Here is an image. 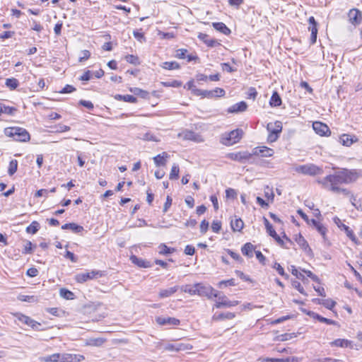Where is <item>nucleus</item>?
I'll return each mask as SVG.
<instances>
[{
	"label": "nucleus",
	"mask_w": 362,
	"mask_h": 362,
	"mask_svg": "<svg viewBox=\"0 0 362 362\" xmlns=\"http://www.w3.org/2000/svg\"><path fill=\"white\" fill-rule=\"evenodd\" d=\"M4 134L6 136L11 137L16 141L26 142L30 139L29 132L25 129L20 127H6L4 129Z\"/></svg>",
	"instance_id": "obj_1"
},
{
	"label": "nucleus",
	"mask_w": 362,
	"mask_h": 362,
	"mask_svg": "<svg viewBox=\"0 0 362 362\" xmlns=\"http://www.w3.org/2000/svg\"><path fill=\"white\" fill-rule=\"evenodd\" d=\"M243 134V132L240 129H236L230 132H225L221 134L220 142L225 146H232L242 139Z\"/></svg>",
	"instance_id": "obj_2"
},
{
	"label": "nucleus",
	"mask_w": 362,
	"mask_h": 362,
	"mask_svg": "<svg viewBox=\"0 0 362 362\" xmlns=\"http://www.w3.org/2000/svg\"><path fill=\"white\" fill-rule=\"evenodd\" d=\"M295 172L303 174L304 175L315 176L322 173V168L313 163L305 165H296L293 167Z\"/></svg>",
	"instance_id": "obj_3"
},
{
	"label": "nucleus",
	"mask_w": 362,
	"mask_h": 362,
	"mask_svg": "<svg viewBox=\"0 0 362 362\" xmlns=\"http://www.w3.org/2000/svg\"><path fill=\"white\" fill-rule=\"evenodd\" d=\"M361 176V171L356 169L341 168V183L349 184Z\"/></svg>",
	"instance_id": "obj_4"
},
{
	"label": "nucleus",
	"mask_w": 362,
	"mask_h": 362,
	"mask_svg": "<svg viewBox=\"0 0 362 362\" xmlns=\"http://www.w3.org/2000/svg\"><path fill=\"white\" fill-rule=\"evenodd\" d=\"M320 182L328 190L334 192H339V175H329Z\"/></svg>",
	"instance_id": "obj_5"
},
{
	"label": "nucleus",
	"mask_w": 362,
	"mask_h": 362,
	"mask_svg": "<svg viewBox=\"0 0 362 362\" xmlns=\"http://www.w3.org/2000/svg\"><path fill=\"white\" fill-rule=\"evenodd\" d=\"M197 295L211 298L212 296L218 297V293L211 286H206L202 284H196Z\"/></svg>",
	"instance_id": "obj_6"
},
{
	"label": "nucleus",
	"mask_w": 362,
	"mask_h": 362,
	"mask_svg": "<svg viewBox=\"0 0 362 362\" xmlns=\"http://www.w3.org/2000/svg\"><path fill=\"white\" fill-rule=\"evenodd\" d=\"M103 274L101 272L93 270L90 272L78 274L76 276L75 279L78 283H84L89 279H93L97 277L98 276L100 277Z\"/></svg>",
	"instance_id": "obj_7"
},
{
	"label": "nucleus",
	"mask_w": 362,
	"mask_h": 362,
	"mask_svg": "<svg viewBox=\"0 0 362 362\" xmlns=\"http://www.w3.org/2000/svg\"><path fill=\"white\" fill-rule=\"evenodd\" d=\"M214 306L216 308H230L239 304L238 300H230L226 296H218Z\"/></svg>",
	"instance_id": "obj_8"
},
{
	"label": "nucleus",
	"mask_w": 362,
	"mask_h": 362,
	"mask_svg": "<svg viewBox=\"0 0 362 362\" xmlns=\"http://www.w3.org/2000/svg\"><path fill=\"white\" fill-rule=\"evenodd\" d=\"M179 137H182L184 140L193 141L197 143L202 142L204 140L202 136L194 132L185 130L178 134Z\"/></svg>",
	"instance_id": "obj_9"
},
{
	"label": "nucleus",
	"mask_w": 362,
	"mask_h": 362,
	"mask_svg": "<svg viewBox=\"0 0 362 362\" xmlns=\"http://www.w3.org/2000/svg\"><path fill=\"white\" fill-rule=\"evenodd\" d=\"M252 157V154L247 152L230 153L226 155V158L235 161L243 162L249 160Z\"/></svg>",
	"instance_id": "obj_10"
},
{
	"label": "nucleus",
	"mask_w": 362,
	"mask_h": 362,
	"mask_svg": "<svg viewBox=\"0 0 362 362\" xmlns=\"http://www.w3.org/2000/svg\"><path fill=\"white\" fill-rule=\"evenodd\" d=\"M156 321L160 325L176 326L180 323V320L171 317H158Z\"/></svg>",
	"instance_id": "obj_11"
},
{
	"label": "nucleus",
	"mask_w": 362,
	"mask_h": 362,
	"mask_svg": "<svg viewBox=\"0 0 362 362\" xmlns=\"http://www.w3.org/2000/svg\"><path fill=\"white\" fill-rule=\"evenodd\" d=\"M252 155L260 156L262 157H270L274 154V150L267 146L256 147L253 149Z\"/></svg>",
	"instance_id": "obj_12"
},
{
	"label": "nucleus",
	"mask_w": 362,
	"mask_h": 362,
	"mask_svg": "<svg viewBox=\"0 0 362 362\" xmlns=\"http://www.w3.org/2000/svg\"><path fill=\"white\" fill-rule=\"evenodd\" d=\"M313 128L315 133L320 136H325L327 132H329L328 126L321 122H314Z\"/></svg>",
	"instance_id": "obj_13"
},
{
	"label": "nucleus",
	"mask_w": 362,
	"mask_h": 362,
	"mask_svg": "<svg viewBox=\"0 0 362 362\" xmlns=\"http://www.w3.org/2000/svg\"><path fill=\"white\" fill-rule=\"evenodd\" d=\"M350 23H360L362 21V13L357 8H352L348 13Z\"/></svg>",
	"instance_id": "obj_14"
},
{
	"label": "nucleus",
	"mask_w": 362,
	"mask_h": 362,
	"mask_svg": "<svg viewBox=\"0 0 362 362\" xmlns=\"http://www.w3.org/2000/svg\"><path fill=\"white\" fill-rule=\"evenodd\" d=\"M247 105L245 102L241 101L237 103L228 108V112L238 113L246 110Z\"/></svg>",
	"instance_id": "obj_15"
},
{
	"label": "nucleus",
	"mask_w": 362,
	"mask_h": 362,
	"mask_svg": "<svg viewBox=\"0 0 362 362\" xmlns=\"http://www.w3.org/2000/svg\"><path fill=\"white\" fill-rule=\"evenodd\" d=\"M130 259L132 263L141 268H149L152 266L150 262L139 258L135 255L131 256Z\"/></svg>",
	"instance_id": "obj_16"
},
{
	"label": "nucleus",
	"mask_w": 362,
	"mask_h": 362,
	"mask_svg": "<svg viewBox=\"0 0 362 362\" xmlns=\"http://www.w3.org/2000/svg\"><path fill=\"white\" fill-rule=\"evenodd\" d=\"M269 134H275L279 135L282 130V124L281 122L276 121L275 123H269L267 127Z\"/></svg>",
	"instance_id": "obj_17"
},
{
	"label": "nucleus",
	"mask_w": 362,
	"mask_h": 362,
	"mask_svg": "<svg viewBox=\"0 0 362 362\" xmlns=\"http://www.w3.org/2000/svg\"><path fill=\"white\" fill-rule=\"evenodd\" d=\"M198 37L202 40L208 47H214L220 45L216 40L211 39L209 36L204 33H199Z\"/></svg>",
	"instance_id": "obj_18"
},
{
	"label": "nucleus",
	"mask_w": 362,
	"mask_h": 362,
	"mask_svg": "<svg viewBox=\"0 0 362 362\" xmlns=\"http://www.w3.org/2000/svg\"><path fill=\"white\" fill-rule=\"evenodd\" d=\"M358 138L356 136L344 134L341 135V144L346 146H350L352 144L357 142Z\"/></svg>",
	"instance_id": "obj_19"
},
{
	"label": "nucleus",
	"mask_w": 362,
	"mask_h": 362,
	"mask_svg": "<svg viewBox=\"0 0 362 362\" xmlns=\"http://www.w3.org/2000/svg\"><path fill=\"white\" fill-rule=\"evenodd\" d=\"M63 230H71L75 233H81L83 231V227L74 223H65L62 226Z\"/></svg>",
	"instance_id": "obj_20"
},
{
	"label": "nucleus",
	"mask_w": 362,
	"mask_h": 362,
	"mask_svg": "<svg viewBox=\"0 0 362 362\" xmlns=\"http://www.w3.org/2000/svg\"><path fill=\"white\" fill-rule=\"evenodd\" d=\"M296 241L298 244V245L303 249L307 253L311 252V249L309 247V245L306 240L301 235V234H299L296 238Z\"/></svg>",
	"instance_id": "obj_21"
},
{
	"label": "nucleus",
	"mask_w": 362,
	"mask_h": 362,
	"mask_svg": "<svg viewBox=\"0 0 362 362\" xmlns=\"http://www.w3.org/2000/svg\"><path fill=\"white\" fill-rule=\"evenodd\" d=\"M340 192L344 199H346L353 206H356V198L348 189L341 188Z\"/></svg>",
	"instance_id": "obj_22"
},
{
	"label": "nucleus",
	"mask_w": 362,
	"mask_h": 362,
	"mask_svg": "<svg viewBox=\"0 0 362 362\" xmlns=\"http://www.w3.org/2000/svg\"><path fill=\"white\" fill-rule=\"evenodd\" d=\"M167 158H168V154L166 152H163L155 156L153 160L156 166L165 165Z\"/></svg>",
	"instance_id": "obj_23"
},
{
	"label": "nucleus",
	"mask_w": 362,
	"mask_h": 362,
	"mask_svg": "<svg viewBox=\"0 0 362 362\" xmlns=\"http://www.w3.org/2000/svg\"><path fill=\"white\" fill-rule=\"evenodd\" d=\"M178 290V286H175L166 289H161L159 292V297L160 298H168L172 296Z\"/></svg>",
	"instance_id": "obj_24"
},
{
	"label": "nucleus",
	"mask_w": 362,
	"mask_h": 362,
	"mask_svg": "<svg viewBox=\"0 0 362 362\" xmlns=\"http://www.w3.org/2000/svg\"><path fill=\"white\" fill-rule=\"evenodd\" d=\"M254 250L255 247L250 243H245L241 248L242 253L248 257H252Z\"/></svg>",
	"instance_id": "obj_25"
},
{
	"label": "nucleus",
	"mask_w": 362,
	"mask_h": 362,
	"mask_svg": "<svg viewBox=\"0 0 362 362\" xmlns=\"http://www.w3.org/2000/svg\"><path fill=\"white\" fill-rule=\"evenodd\" d=\"M235 317V313L228 312L226 313L215 314L213 315L212 319H213V320L218 321V320H223L225 319L231 320V319H233Z\"/></svg>",
	"instance_id": "obj_26"
},
{
	"label": "nucleus",
	"mask_w": 362,
	"mask_h": 362,
	"mask_svg": "<svg viewBox=\"0 0 362 362\" xmlns=\"http://www.w3.org/2000/svg\"><path fill=\"white\" fill-rule=\"evenodd\" d=\"M315 302L317 303L318 304L323 305L325 308L331 310L336 304L337 303L332 299H318L316 298L314 300Z\"/></svg>",
	"instance_id": "obj_27"
},
{
	"label": "nucleus",
	"mask_w": 362,
	"mask_h": 362,
	"mask_svg": "<svg viewBox=\"0 0 362 362\" xmlns=\"http://www.w3.org/2000/svg\"><path fill=\"white\" fill-rule=\"evenodd\" d=\"M310 222L312 223V226L316 228L319 233H320L323 237H325L327 231L326 228L315 219L312 218L310 220Z\"/></svg>",
	"instance_id": "obj_28"
},
{
	"label": "nucleus",
	"mask_w": 362,
	"mask_h": 362,
	"mask_svg": "<svg viewBox=\"0 0 362 362\" xmlns=\"http://www.w3.org/2000/svg\"><path fill=\"white\" fill-rule=\"evenodd\" d=\"M231 228L233 231H240L244 226V223L241 218H235L230 222Z\"/></svg>",
	"instance_id": "obj_29"
},
{
	"label": "nucleus",
	"mask_w": 362,
	"mask_h": 362,
	"mask_svg": "<svg viewBox=\"0 0 362 362\" xmlns=\"http://www.w3.org/2000/svg\"><path fill=\"white\" fill-rule=\"evenodd\" d=\"M269 104L272 107H279L281 104V99L279 93L274 91L270 98Z\"/></svg>",
	"instance_id": "obj_30"
},
{
	"label": "nucleus",
	"mask_w": 362,
	"mask_h": 362,
	"mask_svg": "<svg viewBox=\"0 0 362 362\" xmlns=\"http://www.w3.org/2000/svg\"><path fill=\"white\" fill-rule=\"evenodd\" d=\"M308 30L310 31V44L313 45L316 42L317 40V35L318 29L317 28V24H312L311 26L308 28Z\"/></svg>",
	"instance_id": "obj_31"
},
{
	"label": "nucleus",
	"mask_w": 362,
	"mask_h": 362,
	"mask_svg": "<svg viewBox=\"0 0 362 362\" xmlns=\"http://www.w3.org/2000/svg\"><path fill=\"white\" fill-rule=\"evenodd\" d=\"M16 108L13 107L6 106L5 105L0 104V115L3 113L13 115L16 112Z\"/></svg>",
	"instance_id": "obj_32"
},
{
	"label": "nucleus",
	"mask_w": 362,
	"mask_h": 362,
	"mask_svg": "<svg viewBox=\"0 0 362 362\" xmlns=\"http://www.w3.org/2000/svg\"><path fill=\"white\" fill-rule=\"evenodd\" d=\"M105 341L103 338H91L87 340L86 344L93 346H100Z\"/></svg>",
	"instance_id": "obj_33"
},
{
	"label": "nucleus",
	"mask_w": 362,
	"mask_h": 362,
	"mask_svg": "<svg viewBox=\"0 0 362 362\" xmlns=\"http://www.w3.org/2000/svg\"><path fill=\"white\" fill-rule=\"evenodd\" d=\"M59 294L62 298L66 300H72L75 297V295L72 291L64 288L60 289Z\"/></svg>",
	"instance_id": "obj_34"
},
{
	"label": "nucleus",
	"mask_w": 362,
	"mask_h": 362,
	"mask_svg": "<svg viewBox=\"0 0 362 362\" xmlns=\"http://www.w3.org/2000/svg\"><path fill=\"white\" fill-rule=\"evenodd\" d=\"M15 316L16 317L18 321L28 326H30V324L33 323V319L27 315H25L21 313H16L15 314Z\"/></svg>",
	"instance_id": "obj_35"
},
{
	"label": "nucleus",
	"mask_w": 362,
	"mask_h": 362,
	"mask_svg": "<svg viewBox=\"0 0 362 362\" xmlns=\"http://www.w3.org/2000/svg\"><path fill=\"white\" fill-rule=\"evenodd\" d=\"M309 315L310 316H312L313 318L317 319V320H319L321 322H325V323H327L328 325L336 324V322L334 321H333V320H332L330 319L324 317L320 315L319 314L315 313L313 312L310 313Z\"/></svg>",
	"instance_id": "obj_36"
},
{
	"label": "nucleus",
	"mask_w": 362,
	"mask_h": 362,
	"mask_svg": "<svg viewBox=\"0 0 362 362\" xmlns=\"http://www.w3.org/2000/svg\"><path fill=\"white\" fill-rule=\"evenodd\" d=\"M344 230L346 235L354 242L356 241V237L354 235L353 230L347 226L341 223V230Z\"/></svg>",
	"instance_id": "obj_37"
},
{
	"label": "nucleus",
	"mask_w": 362,
	"mask_h": 362,
	"mask_svg": "<svg viewBox=\"0 0 362 362\" xmlns=\"http://www.w3.org/2000/svg\"><path fill=\"white\" fill-rule=\"evenodd\" d=\"M341 347H349L351 349L358 350L362 347V346L354 344L353 341L348 339H341Z\"/></svg>",
	"instance_id": "obj_38"
},
{
	"label": "nucleus",
	"mask_w": 362,
	"mask_h": 362,
	"mask_svg": "<svg viewBox=\"0 0 362 362\" xmlns=\"http://www.w3.org/2000/svg\"><path fill=\"white\" fill-rule=\"evenodd\" d=\"M39 228V223L34 221L26 228V232L28 233L35 234L38 231Z\"/></svg>",
	"instance_id": "obj_39"
},
{
	"label": "nucleus",
	"mask_w": 362,
	"mask_h": 362,
	"mask_svg": "<svg viewBox=\"0 0 362 362\" xmlns=\"http://www.w3.org/2000/svg\"><path fill=\"white\" fill-rule=\"evenodd\" d=\"M179 166L175 163L173 164L169 175L170 180H177L179 177Z\"/></svg>",
	"instance_id": "obj_40"
},
{
	"label": "nucleus",
	"mask_w": 362,
	"mask_h": 362,
	"mask_svg": "<svg viewBox=\"0 0 362 362\" xmlns=\"http://www.w3.org/2000/svg\"><path fill=\"white\" fill-rule=\"evenodd\" d=\"M181 290L190 295H197L196 284L194 285H185L181 287Z\"/></svg>",
	"instance_id": "obj_41"
},
{
	"label": "nucleus",
	"mask_w": 362,
	"mask_h": 362,
	"mask_svg": "<svg viewBox=\"0 0 362 362\" xmlns=\"http://www.w3.org/2000/svg\"><path fill=\"white\" fill-rule=\"evenodd\" d=\"M18 299L21 301L28 303H35L37 301V298L35 296H28L22 294L18 296Z\"/></svg>",
	"instance_id": "obj_42"
},
{
	"label": "nucleus",
	"mask_w": 362,
	"mask_h": 362,
	"mask_svg": "<svg viewBox=\"0 0 362 362\" xmlns=\"http://www.w3.org/2000/svg\"><path fill=\"white\" fill-rule=\"evenodd\" d=\"M5 84L11 90H14L18 86L19 82L16 78H11L6 79Z\"/></svg>",
	"instance_id": "obj_43"
},
{
	"label": "nucleus",
	"mask_w": 362,
	"mask_h": 362,
	"mask_svg": "<svg viewBox=\"0 0 362 362\" xmlns=\"http://www.w3.org/2000/svg\"><path fill=\"white\" fill-rule=\"evenodd\" d=\"M162 67L168 70L177 69L180 65L176 62H165L163 64Z\"/></svg>",
	"instance_id": "obj_44"
},
{
	"label": "nucleus",
	"mask_w": 362,
	"mask_h": 362,
	"mask_svg": "<svg viewBox=\"0 0 362 362\" xmlns=\"http://www.w3.org/2000/svg\"><path fill=\"white\" fill-rule=\"evenodd\" d=\"M214 28L221 33L228 35L230 33V30L228 28L226 27V24H213Z\"/></svg>",
	"instance_id": "obj_45"
},
{
	"label": "nucleus",
	"mask_w": 362,
	"mask_h": 362,
	"mask_svg": "<svg viewBox=\"0 0 362 362\" xmlns=\"http://www.w3.org/2000/svg\"><path fill=\"white\" fill-rule=\"evenodd\" d=\"M18 169V161L17 160H11L8 169V173L9 175H13Z\"/></svg>",
	"instance_id": "obj_46"
},
{
	"label": "nucleus",
	"mask_w": 362,
	"mask_h": 362,
	"mask_svg": "<svg viewBox=\"0 0 362 362\" xmlns=\"http://www.w3.org/2000/svg\"><path fill=\"white\" fill-rule=\"evenodd\" d=\"M159 248H160L159 253L160 255H168V254H171L175 251V248L168 247L165 244L160 245Z\"/></svg>",
	"instance_id": "obj_47"
},
{
	"label": "nucleus",
	"mask_w": 362,
	"mask_h": 362,
	"mask_svg": "<svg viewBox=\"0 0 362 362\" xmlns=\"http://www.w3.org/2000/svg\"><path fill=\"white\" fill-rule=\"evenodd\" d=\"M192 349V346L189 344H184L181 342L175 343V351H187Z\"/></svg>",
	"instance_id": "obj_48"
},
{
	"label": "nucleus",
	"mask_w": 362,
	"mask_h": 362,
	"mask_svg": "<svg viewBox=\"0 0 362 362\" xmlns=\"http://www.w3.org/2000/svg\"><path fill=\"white\" fill-rule=\"evenodd\" d=\"M125 59L128 63L134 65H139L140 64L139 57L133 54L127 55Z\"/></svg>",
	"instance_id": "obj_49"
},
{
	"label": "nucleus",
	"mask_w": 362,
	"mask_h": 362,
	"mask_svg": "<svg viewBox=\"0 0 362 362\" xmlns=\"http://www.w3.org/2000/svg\"><path fill=\"white\" fill-rule=\"evenodd\" d=\"M264 197L268 199V200H270L271 202H273L274 201V194L273 192V189L272 188H270L269 187L267 186L265 188H264Z\"/></svg>",
	"instance_id": "obj_50"
},
{
	"label": "nucleus",
	"mask_w": 362,
	"mask_h": 362,
	"mask_svg": "<svg viewBox=\"0 0 362 362\" xmlns=\"http://www.w3.org/2000/svg\"><path fill=\"white\" fill-rule=\"evenodd\" d=\"M235 286V282L234 279H230L228 280L221 281L218 283V287L223 288V286Z\"/></svg>",
	"instance_id": "obj_51"
},
{
	"label": "nucleus",
	"mask_w": 362,
	"mask_h": 362,
	"mask_svg": "<svg viewBox=\"0 0 362 362\" xmlns=\"http://www.w3.org/2000/svg\"><path fill=\"white\" fill-rule=\"evenodd\" d=\"M264 223L267 229V232L269 233L270 236H272L274 233H276L275 230L273 228L272 224L269 223V221L266 218H264Z\"/></svg>",
	"instance_id": "obj_52"
},
{
	"label": "nucleus",
	"mask_w": 362,
	"mask_h": 362,
	"mask_svg": "<svg viewBox=\"0 0 362 362\" xmlns=\"http://www.w3.org/2000/svg\"><path fill=\"white\" fill-rule=\"evenodd\" d=\"M71 357H72L71 354L63 353L59 354V361L60 362H71Z\"/></svg>",
	"instance_id": "obj_53"
},
{
	"label": "nucleus",
	"mask_w": 362,
	"mask_h": 362,
	"mask_svg": "<svg viewBox=\"0 0 362 362\" xmlns=\"http://www.w3.org/2000/svg\"><path fill=\"white\" fill-rule=\"evenodd\" d=\"M292 286L293 288L297 289L301 294L307 296V293H305L303 287L301 286L300 282H298L297 281H294L292 282Z\"/></svg>",
	"instance_id": "obj_54"
},
{
	"label": "nucleus",
	"mask_w": 362,
	"mask_h": 362,
	"mask_svg": "<svg viewBox=\"0 0 362 362\" xmlns=\"http://www.w3.org/2000/svg\"><path fill=\"white\" fill-rule=\"evenodd\" d=\"M273 268L282 276L287 277L288 275L285 273L284 268L277 262L274 264Z\"/></svg>",
	"instance_id": "obj_55"
},
{
	"label": "nucleus",
	"mask_w": 362,
	"mask_h": 362,
	"mask_svg": "<svg viewBox=\"0 0 362 362\" xmlns=\"http://www.w3.org/2000/svg\"><path fill=\"white\" fill-rule=\"evenodd\" d=\"M221 228V223L218 221H214L211 224V229L214 233H218Z\"/></svg>",
	"instance_id": "obj_56"
},
{
	"label": "nucleus",
	"mask_w": 362,
	"mask_h": 362,
	"mask_svg": "<svg viewBox=\"0 0 362 362\" xmlns=\"http://www.w3.org/2000/svg\"><path fill=\"white\" fill-rule=\"evenodd\" d=\"M226 252H228V254L234 259L238 261V262H243V259L242 257L240 256L239 254L228 249L226 250Z\"/></svg>",
	"instance_id": "obj_57"
},
{
	"label": "nucleus",
	"mask_w": 362,
	"mask_h": 362,
	"mask_svg": "<svg viewBox=\"0 0 362 362\" xmlns=\"http://www.w3.org/2000/svg\"><path fill=\"white\" fill-rule=\"evenodd\" d=\"M33 252L32 249V243L30 241H26L24 248H23V253L24 254H31Z\"/></svg>",
	"instance_id": "obj_58"
},
{
	"label": "nucleus",
	"mask_w": 362,
	"mask_h": 362,
	"mask_svg": "<svg viewBox=\"0 0 362 362\" xmlns=\"http://www.w3.org/2000/svg\"><path fill=\"white\" fill-rule=\"evenodd\" d=\"M257 95V92L256 89L253 87H251L248 90L247 93V98H252V100H255L256 97Z\"/></svg>",
	"instance_id": "obj_59"
},
{
	"label": "nucleus",
	"mask_w": 362,
	"mask_h": 362,
	"mask_svg": "<svg viewBox=\"0 0 362 362\" xmlns=\"http://www.w3.org/2000/svg\"><path fill=\"white\" fill-rule=\"evenodd\" d=\"M208 228H209V222L206 220H203L200 224V232L202 234L206 233L208 230Z\"/></svg>",
	"instance_id": "obj_60"
},
{
	"label": "nucleus",
	"mask_w": 362,
	"mask_h": 362,
	"mask_svg": "<svg viewBox=\"0 0 362 362\" xmlns=\"http://www.w3.org/2000/svg\"><path fill=\"white\" fill-rule=\"evenodd\" d=\"M79 104L81 105L82 106L88 108V110H92L94 107L92 102L88 101V100H81L79 101Z\"/></svg>",
	"instance_id": "obj_61"
},
{
	"label": "nucleus",
	"mask_w": 362,
	"mask_h": 362,
	"mask_svg": "<svg viewBox=\"0 0 362 362\" xmlns=\"http://www.w3.org/2000/svg\"><path fill=\"white\" fill-rule=\"evenodd\" d=\"M76 90V88L71 85H66L65 87L59 91L60 93H70Z\"/></svg>",
	"instance_id": "obj_62"
},
{
	"label": "nucleus",
	"mask_w": 362,
	"mask_h": 362,
	"mask_svg": "<svg viewBox=\"0 0 362 362\" xmlns=\"http://www.w3.org/2000/svg\"><path fill=\"white\" fill-rule=\"evenodd\" d=\"M90 56V52L88 50H83L81 52V54L79 57V62H83L86 59H88Z\"/></svg>",
	"instance_id": "obj_63"
},
{
	"label": "nucleus",
	"mask_w": 362,
	"mask_h": 362,
	"mask_svg": "<svg viewBox=\"0 0 362 362\" xmlns=\"http://www.w3.org/2000/svg\"><path fill=\"white\" fill-rule=\"evenodd\" d=\"M237 195V193L235 189L228 188L226 190V196L227 198L234 199Z\"/></svg>",
	"instance_id": "obj_64"
}]
</instances>
